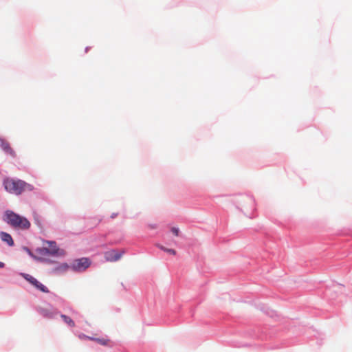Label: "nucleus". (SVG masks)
Wrapping results in <instances>:
<instances>
[{"label": "nucleus", "instance_id": "f257e3e1", "mask_svg": "<svg viewBox=\"0 0 352 352\" xmlns=\"http://www.w3.org/2000/svg\"><path fill=\"white\" fill-rule=\"evenodd\" d=\"M4 189L9 193L20 195L25 191L33 190V186L25 182L12 177H5L3 180Z\"/></svg>", "mask_w": 352, "mask_h": 352}, {"label": "nucleus", "instance_id": "f03ea898", "mask_svg": "<svg viewBox=\"0 0 352 352\" xmlns=\"http://www.w3.org/2000/svg\"><path fill=\"white\" fill-rule=\"evenodd\" d=\"M5 221L12 227L20 230H28L31 226L30 222L25 217L11 210L6 211Z\"/></svg>", "mask_w": 352, "mask_h": 352}, {"label": "nucleus", "instance_id": "7ed1b4c3", "mask_svg": "<svg viewBox=\"0 0 352 352\" xmlns=\"http://www.w3.org/2000/svg\"><path fill=\"white\" fill-rule=\"evenodd\" d=\"M21 276L37 289L44 293H49V289L32 276L24 273H22Z\"/></svg>", "mask_w": 352, "mask_h": 352}, {"label": "nucleus", "instance_id": "20e7f679", "mask_svg": "<svg viewBox=\"0 0 352 352\" xmlns=\"http://www.w3.org/2000/svg\"><path fill=\"white\" fill-rule=\"evenodd\" d=\"M90 261L87 258H81L74 261L71 267L74 271L82 272L90 265Z\"/></svg>", "mask_w": 352, "mask_h": 352}, {"label": "nucleus", "instance_id": "39448f33", "mask_svg": "<svg viewBox=\"0 0 352 352\" xmlns=\"http://www.w3.org/2000/svg\"><path fill=\"white\" fill-rule=\"evenodd\" d=\"M124 254V250H111L107 251L104 254V258L107 261L109 262H115L118 261Z\"/></svg>", "mask_w": 352, "mask_h": 352}, {"label": "nucleus", "instance_id": "423d86ee", "mask_svg": "<svg viewBox=\"0 0 352 352\" xmlns=\"http://www.w3.org/2000/svg\"><path fill=\"white\" fill-rule=\"evenodd\" d=\"M38 313L45 318H52L54 316L58 314V311L56 309L52 307V306H49L47 307H38Z\"/></svg>", "mask_w": 352, "mask_h": 352}, {"label": "nucleus", "instance_id": "0eeeda50", "mask_svg": "<svg viewBox=\"0 0 352 352\" xmlns=\"http://www.w3.org/2000/svg\"><path fill=\"white\" fill-rule=\"evenodd\" d=\"M0 146L6 153L9 154L12 157H15V152L11 148L8 142L6 141L5 140L0 139Z\"/></svg>", "mask_w": 352, "mask_h": 352}, {"label": "nucleus", "instance_id": "6e6552de", "mask_svg": "<svg viewBox=\"0 0 352 352\" xmlns=\"http://www.w3.org/2000/svg\"><path fill=\"white\" fill-rule=\"evenodd\" d=\"M46 243H47L49 245V247L50 248V249L44 248L43 249V252H45V254H51V255L56 254L58 250V249L56 247V243L54 241H46Z\"/></svg>", "mask_w": 352, "mask_h": 352}, {"label": "nucleus", "instance_id": "1a4fd4ad", "mask_svg": "<svg viewBox=\"0 0 352 352\" xmlns=\"http://www.w3.org/2000/svg\"><path fill=\"white\" fill-rule=\"evenodd\" d=\"M1 239L3 241L7 243L10 246L14 245V241L10 234L4 232L0 233Z\"/></svg>", "mask_w": 352, "mask_h": 352}, {"label": "nucleus", "instance_id": "9d476101", "mask_svg": "<svg viewBox=\"0 0 352 352\" xmlns=\"http://www.w3.org/2000/svg\"><path fill=\"white\" fill-rule=\"evenodd\" d=\"M60 317L68 326H69L71 327H74L75 326V322L73 321V320L70 317H69L65 314H61Z\"/></svg>", "mask_w": 352, "mask_h": 352}, {"label": "nucleus", "instance_id": "9b49d317", "mask_svg": "<svg viewBox=\"0 0 352 352\" xmlns=\"http://www.w3.org/2000/svg\"><path fill=\"white\" fill-rule=\"evenodd\" d=\"M69 266L67 263H62L55 268L56 272H65L69 269Z\"/></svg>", "mask_w": 352, "mask_h": 352}, {"label": "nucleus", "instance_id": "f8f14e48", "mask_svg": "<svg viewBox=\"0 0 352 352\" xmlns=\"http://www.w3.org/2000/svg\"><path fill=\"white\" fill-rule=\"evenodd\" d=\"M95 340L98 343L100 344L101 345H107L109 340H107V339H104V338H94V340Z\"/></svg>", "mask_w": 352, "mask_h": 352}, {"label": "nucleus", "instance_id": "ddd939ff", "mask_svg": "<svg viewBox=\"0 0 352 352\" xmlns=\"http://www.w3.org/2000/svg\"><path fill=\"white\" fill-rule=\"evenodd\" d=\"M161 250H162L164 252H166L172 255H175L176 254V252L175 250L173 249H168V248H166L162 245H159L158 246Z\"/></svg>", "mask_w": 352, "mask_h": 352}, {"label": "nucleus", "instance_id": "4468645a", "mask_svg": "<svg viewBox=\"0 0 352 352\" xmlns=\"http://www.w3.org/2000/svg\"><path fill=\"white\" fill-rule=\"evenodd\" d=\"M171 232H173L175 236H178V235H179V229H178V228H175V227L172 228H171Z\"/></svg>", "mask_w": 352, "mask_h": 352}, {"label": "nucleus", "instance_id": "2eb2a0df", "mask_svg": "<svg viewBox=\"0 0 352 352\" xmlns=\"http://www.w3.org/2000/svg\"><path fill=\"white\" fill-rule=\"evenodd\" d=\"M79 338H80V339L86 338V339H89V340H94V338H92V337H89V336H85V335H84V334L80 335V336H79Z\"/></svg>", "mask_w": 352, "mask_h": 352}, {"label": "nucleus", "instance_id": "dca6fc26", "mask_svg": "<svg viewBox=\"0 0 352 352\" xmlns=\"http://www.w3.org/2000/svg\"><path fill=\"white\" fill-rule=\"evenodd\" d=\"M118 215V213H113L111 215V218L113 219L115 218L116 217H117Z\"/></svg>", "mask_w": 352, "mask_h": 352}, {"label": "nucleus", "instance_id": "f3484780", "mask_svg": "<svg viewBox=\"0 0 352 352\" xmlns=\"http://www.w3.org/2000/svg\"><path fill=\"white\" fill-rule=\"evenodd\" d=\"M4 265H5V264H4L3 263L0 262V268L3 267H4Z\"/></svg>", "mask_w": 352, "mask_h": 352}]
</instances>
